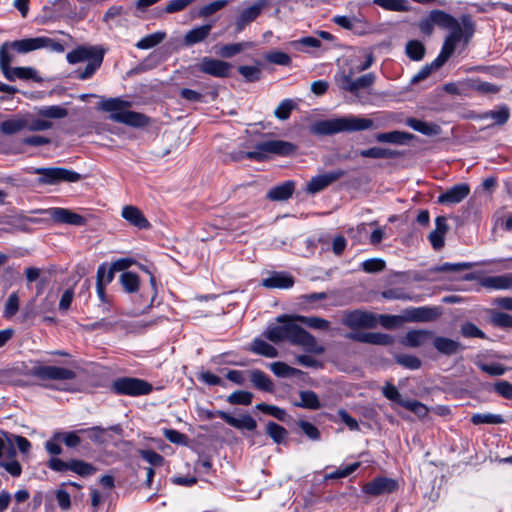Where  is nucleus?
I'll list each match as a JSON object with an SVG mask.
<instances>
[{
    "label": "nucleus",
    "mask_w": 512,
    "mask_h": 512,
    "mask_svg": "<svg viewBox=\"0 0 512 512\" xmlns=\"http://www.w3.org/2000/svg\"><path fill=\"white\" fill-rule=\"evenodd\" d=\"M277 322L279 325H269L263 334L271 342L289 341L301 346L306 352L324 353L325 348L318 344L316 338L297 324L295 315H281L277 317Z\"/></svg>",
    "instance_id": "obj_1"
},
{
    "label": "nucleus",
    "mask_w": 512,
    "mask_h": 512,
    "mask_svg": "<svg viewBox=\"0 0 512 512\" xmlns=\"http://www.w3.org/2000/svg\"><path fill=\"white\" fill-rule=\"evenodd\" d=\"M374 121L370 118L348 114L341 117L319 120L310 126L314 135L331 136L338 133H354L375 129Z\"/></svg>",
    "instance_id": "obj_2"
},
{
    "label": "nucleus",
    "mask_w": 512,
    "mask_h": 512,
    "mask_svg": "<svg viewBox=\"0 0 512 512\" xmlns=\"http://www.w3.org/2000/svg\"><path fill=\"white\" fill-rule=\"evenodd\" d=\"M105 53L101 45H80L66 54V60L71 65L86 62L85 67L74 71L78 80L85 81L91 79L100 69Z\"/></svg>",
    "instance_id": "obj_3"
},
{
    "label": "nucleus",
    "mask_w": 512,
    "mask_h": 512,
    "mask_svg": "<svg viewBox=\"0 0 512 512\" xmlns=\"http://www.w3.org/2000/svg\"><path fill=\"white\" fill-rule=\"evenodd\" d=\"M30 364L24 366V374L41 381L45 388L66 390L63 385L77 376L74 370L66 367L45 365L40 361H30Z\"/></svg>",
    "instance_id": "obj_4"
},
{
    "label": "nucleus",
    "mask_w": 512,
    "mask_h": 512,
    "mask_svg": "<svg viewBox=\"0 0 512 512\" xmlns=\"http://www.w3.org/2000/svg\"><path fill=\"white\" fill-rule=\"evenodd\" d=\"M126 102L118 98H110L101 102L100 107L103 111L112 112L110 119L133 127H144L149 123V119L142 113L122 110Z\"/></svg>",
    "instance_id": "obj_5"
},
{
    "label": "nucleus",
    "mask_w": 512,
    "mask_h": 512,
    "mask_svg": "<svg viewBox=\"0 0 512 512\" xmlns=\"http://www.w3.org/2000/svg\"><path fill=\"white\" fill-rule=\"evenodd\" d=\"M30 173L39 174L38 183L43 185H57L61 182L74 183L82 179V175L66 168H32Z\"/></svg>",
    "instance_id": "obj_6"
},
{
    "label": "nucleus",
    "mask_w": 512,
    "mask_h": 512,
    "mask_svg": "<svg viewBox=\"0 0 512 512\" xmlns=\"http://www.w3.org/2000/svg\"><path fill=\"white\" fill-rule=\"evenodd\" d=\"M296 145L284 140H268L259 142L256 151H250L247 156L250 159L261 161L266 155L289 156L296 151Z\"/></svg>",
    "instance_id": "obj_7"
},
{
    "label": "nucleus",
    "mask_w": 512,
    "mask_h": 512,
    "mask_svg": "<svg viewBox=\"0 0 512 512\" xmlns=\"http://www.w3.org/2000/svg\"><path fill=\"white\" fill-rule=\"evenodd\" d=\"M112 389L119 395L141 396L149 394L153 387L142 379L122 377L113 382Z\"/></svg>",
    "instance_id": "obj_8"
},
{
    "label": "nucleus",
    "mask_w": 512,
    "mask_h": 512,
    "mask_svg": "<svg viewBox=\"0 0 512 512\" xmlns=\"http://www.w3.org/2000/svg\"><path fill=\"white\" fill-rule=\"evenodd\" d=\"M335 80L341 90L358 96L360 89L368 88L374 84L376 76L374 73H367L358 77L357 79H353L352 71H349V73L343 71L342 73L336 75Z\"/></svg>",
    "instance_id": "obj_9"
},
{
    "label": "nucleus",
    "mask_w": 512,
    "mask_h": 512,
    "mask_svg": "<svg viewBox=\"0 0 512 512\" xmlns=\"http://www.w3.org/2000/svg\"><path fill=\"white\" fill-rule=\"evenodd\" d=\"M342 324L351 329H370L376 327L377 316L361 310L348 311L343 315Z\"/></svg>",
    "instance_id": "obj_10"
},
{
    "label": "nucleus",
    "mask_w": 512,
    "mask_h": 512,
    "mask_svg": "<svg viewBox=\"0 0 512 512\" xmlns=\"http://www.w3.org/2000/svg\"><path fill=\"white\" fill-rule=\"evenodd\" d=\"M39 213L47 215L50 219L58 224L83 226L86 223V219L82 215L77 214L67 208L53 207L40 210Z\"/></svg>",
    "instance_id": "obj_11"
},
{
    "label": "nucleus",
    "mask_w": 512,
    "mask_h": 512,
    "mask_svg": "<svg viewBox=\"0 0 512 512\" xmlns=\"http://www.w3.org/2000/svg\"><path fill=\"white\" fill-rule=\"evenodd\" d=\"M398 489V482L388 477H376L367 482L363 488V493L376 497L384 494H390Z\"/></svg>",
    "instance_id": "obj_12"
},
{
    "label": "nucleus",
    "mask_w": 512,
    "mask_h": 512,
    "mask_svg": "<svg viewBox=\"0 0 512 512\" xmlns=\"http://www.w3.org/2000/svg\"><path fill=\"white\" fill-rule=\"evenodd\" d=\"M201 72L219 78L229 76L232 65L228 62L213 59L210 57H203L198 65Z\"/></svg>",
    "instance_id": "obj_13"
},
{
    "label": "nucleus",
    "mask_w": 512,
    "mask_h": 512,
    "mask_svg": "<svg viewBox=\"0 0 512 512\" xmlns=\"http://www.w3.org/2000/svg\"><path fill=\"white\" fill-rule=\"evenodd\" d=\"M450 33L444 40L437 62H446L455 51L456 45L463 39L462 27L459 21L450 29Z\"/></svg>",
    "instance_id": "obj_14"
},
{
    "label": "nucleus",
    "mask_w": 512,
    "mask_h": 512,
    "mask_svg": "<svg viewBox=\"0 0 512 512\" xmlns=\"http://www.w3.org/2000/svg\"><path fill=\"white\" fill-rule=\"evenodd\" d=\"M344 175L345 171L340 169L317 175L308 182L306 190L311 194L318 193Z\"/></svg>",
    "instance_id": "obj_15"
},
{
    "label": "nucleus",
    "mask_w": 512,
    "mask_h": 512,
    "mask_svg": "<svg viewBox=\"0 0 512 512\" xmlns=\"http://www.w3.org/2000/svg\"><path fill=\"white\" fill-rule=\"evenodd\" d=\"M264 6H265V1L259 0L252 6L244 9L235 21L236 33L242 32L248 24L253 22L260 15Z\"/></svg>",
    "instance_id": "obj_16"
},
{
    "label": "nucleus",
    "mask_w": 512,
    "mask_h": 512,
    "mask_svg": "<svg viewBox=\"0 0 512 512\" xmlns=\"http://www.w3.org/2000/svg\"><path fill=\"white\" fill-rule=\"evenodd\" d=\"M470 193L468 184L461 183L454 185L438 196L437 201L441 204H457L464 200Z\"/></svg>",
    "instance_id": "obj_17"
},
{
    "label": "nucleus",
    "mask_w": 512,
    "mask_h": 512,
    "mask_svg": "<svg viewBox=\"0 0 512 512\" xmlns=\"http://www.w3.org/2000/svg\"><path fill=\"white\" fill-rule=\"evenodd\" d=\"M433 338V332L425 329H413L400 340L405 347L418 348Z\"/></svg>",
    "instance_id": "obj_18"
},
{
    "label": "nucleus",
    "mask_w": 512,
    "mask_h": 512,
    "mask_svg": "<svg viewBox=\"0 0 512 512\" xmlns=\"http://www.w3.org/2000/svg\"><path fill=\"white\" fill-rule=\"evenodd\" d=\"M436 316V310L429 307H411L403 311L404 322H428Z\"/></svg>",
    "instance_id": "obj_19"
},
{
    "label": "nucleus",
    "mask_w": 512,
    "mask_h": 512,
    "mask_svg": "<svg viewBox=\"0 0 512 512\" xmlns=\"http://www.w3.org/2000/svg\"><path fill=\"white\" fill-rule=\"evenodd\" d=\"M216 415L224 420L228 425L236 429H246L248 431H253L257 427L255 419L248 414L243 415L241 418H235L229 413L219 410L216 412Z\"/></svg>",
    "instance_id": "obj_20"
},
{
    "label": "nucleus",
    "mask_w": 512,
    "mask_h": 512,
    "mask_svg": "<svg viewBox=\"0 0 512 512\" xmlns=\"http://www.w3.org/2000/svg\"><path fill=\"white\" fill-rule=\"evenodd\" d=\"M433 346L434 348L443 355L451 356L461 352L464 347L463 345L451 338L443 337V336H434L433 335Z\"/></svg>",
    "instance_id": "obj_21"
},
{
    "label": "nucleus",
    "mask_w": 512,
    "mask_h": 512,
    "mask_svg": "<svg viewBox=\"0 0 512 512\" xmlns=\"http://www.w3.org/2000/svg\"><path fill=\"white\" fill-rule=\"evenodd\" d=\"M121 216L129 222L131 225L138 229L150 228V223L142 213V211L136 206L127 205L124 206L121 212Z\"/></svg>",
    "instance_id": "obj_22"
},
{
    "label": "nucleus",
    "mask_w": 512,
    "mask_h": 512,
    "mask_svg": "<svg viewBox=\"0 0 512 512\" xmlns=\"http://www.w3.org/2000/svg\"><path fill=\"white\" fill-rule=\"evenodd\" d=\"M261 284L269 289H288L294 285V278L284 272H273L269 277L263 279Z\"/></svg>",
    "instance_id": "obj_23"
},
{
    "label": "nucleus",
    "mask_w": 512,
    "mask_h": 512,
    "mask_svg": "<svg viewBox=\"0 0 512 512\" xmlns=\"http://www.w3.org/2000/svg\"><path fill=\"white\" fill-rule=\"evenodd\" d=\"M294 190L295 183L288 180L269 189L266 197L271 201H285L292 196Z\"/></svg>",
    "instance_id": "obj_24"
},
{
    "label": "nucleus",
    "mask_w": 512,
    "mask_h": 512,
    "mask_svg": "<svg viewBox=\"0 0 512 512\" xmlns=\"http://www.w3.org/2000/svg\"><path fill=\"white\" fill-rule=\"evenodd\" d=\"M481 285L487 289L507 290L512 288V273L488 276L481 280Z\"/></svg>",
    "instance_id": "obj_25"
},
{
    "label": "nucleus",
    "mask_w": 512,
    "mask_h": 512,
    "mask_svg": "<svg viewBox=\"0 0 512 512\" xmlns=\"http://www.w3.org/2000/svg\"><path fill=\"white\" fill-rule=\"evenodd\" d=\"M413 138V134L397 130L391 132L378 133L376 135V141L379 143H391L398 145L406 144Z\"/></svg>",
    "instance_id": "obj_26"
},
{
    "label": "nucleus",
    "mask_w": 512,
    "mask_h": 512,
    "mask_svg": "<svg viewBox=\"0 0 512 512\" xmlns=\"http://www.w3.org/2000/svg\"><path fill=\"white\" fill-rule=\"evenodd\" d=\"M4 77L9 81H15L16 79L21 80H34L40 82L42 79L38 76L36 69L32 67H14L10 68L7 74H3Z\"/></svg>",
    "instance_id": "obj_27"
},
{
    "label": "nucleus",
    "mask_w": 512,
    "mask_h": 512,
    "mask_svg": "<svg viewBox=\"0 0 512 512\" xmlns=\"http://www.w3.org/2000/svg\"><path fill=\"white\" fill-rule=\"evenodd\" d=\"M406 124L413 130L426 135V136H437L441 133L439 125L431 122H425L416 118H408Z\"/></svg>",
    "instance_id": "obj_28"
},
{
    "label": "nucleus",
    "mask_w": 512,
    "mask_h": 512,
    "mask_svg": "<svg viewBox=\"0 0 512 512\" xmlns=\"http://www.w3.org/2000/svg\"><path fill=\"white\" fill-rule=\"evenodd\" d=\"M249 375L250 381L255 388L265 392H272L274 390L272 380L263 371L259 369H253L249 371Z\"/></svg>",
    "instance_id": "obj_29"
},
{
    "label": "nucleus",
    "mask_w": 512,
    "mask_h": 512,
    "mask_svg": "<svg viewBox=\"0 0 512 512\" xmlns=\"http://www.w3.org/2000/svg\"><path fill=\"white\" fill-rule=\"evenodd\" d=\"M27 128V120L23 117H14L0 123V130L5 135H13Z\"/></svg>",
    "instance_id": "obj_30"
},
{
    "label": "nucleus",
    "mask_w": 512,
    "mask_h": 512,
    "mask_svg": "<svg viewBox=\"0 0 512 512\" xmlns=\"http://www.w3.org/2000/svg\"><path fill=\"white\" fill-rule=\"evenodd\" d=\"M10 48L20 54H25L34 50L41 49L40 37L13 41L10 43Z\"/></svg>",
    "instance_id": "obj_31"
},
{
    "label": "nucleus",
    "mask_w": 512,
    "mask_h": 512,
    "mask_svg": "<svg viewBox=\"0 0 512 512\" xmlns=\"http://www.w3.org/2000/svg\"><path fill=\"white\" fill-rule=\"evenodd\" d=\"M431 12V20L434 22L435 26H438L442 29H450L455 26L458 20L452 15L448 14L442 10H432Z\"/></svg>",
    "instance_id": "obj_32"
},
{
    "label": "nucleus",
    "mask_w": 512,
    "mask_h": 512,
    "mask_svg": "<svg viewBox=\"0 0 512 512\" xmlns=\"http://www.w3.org/2000/svg\"><path fill=\"white\" fill-rule=\"evenodd\" d=\"M250 351L268 358H275L278 356L277 349L260 338L253 340Z\"/></svg>",
    "instance_id": "obj_33"
},
{
    "label": "nucleus",
    "mask_w": 512,
    "mask_h": 512,
    "mask_svg": "<svg viewBox=\"0 0 512 512\" xmlns=\"http://www.w3.org/2000/svg\"><path fill=\"white\" fill-rule=\"evenodd\" d=\"M360 156L373 159H392L398 156V152L389 148L371 147L369 149L361 150Z\"/></svg>",
    "instance_id": "obj_34"
},
{
    "label": "nucleus",
    "mask_w": 512,
    "mask_h": 512,
    "mask_svg": "<svg viewBox=\"0 0 512 512\" xmlns=\"http://www.w3.org/2000/svg\"><path fill=\"white\" fill-rule=\"evenodd\" d=\"M372 3L387 11L408 12L410 10L408 0H373Z\"/></svg>",
    "instance_id": "obj_35"
},
{
    "label": "nucleus",
    "mask_w": 512,
    "mask_h": 512,
    "mask_svg": "<svg viewBox=\"0 0 512 512\" xmlns=\"http://www.w3.org/2000/svg\"><path fill=\"white\" fill-rule=\"evenodd\" d=\"M299 396H300V402L295 403L296 406L306 408V409H311V410H317L321 407L320 400L314 391H311V390L300 391Z\"/></svg>",
    "instance_id": "obj_36"
},
{
    "label": "nucleus",
    "mask_w": 512,
    "mask_h": 512,
    "mask_svg": "<svg viewBox=\"0 0 512 512\" xmlns=\"http://www.w3.org/2000/svg\"><path fill=\"white\" fill-rule=\"evenodd\" d=\"M295 319L308 326L309 328L315 330H328L330 328V322L324 318L317 316H303V315H295Z\"/></svg>",
    "instance_id": "obj_37"
},
{
    "label": "nucleus",
    "mask_w": 512,
    "mask_h": 512,
    "mask_svg": "<svg viewBox=\"0 0 512 512\" xmlns=\"http://www.w3.org/2000/svg\"><path fill=\"white\" fill-rule=\"evenodd\" d=\"M212 26L210 24L203 25L194 28L187 32L185 35V43L187 45H193L206 39L211 31Z\"/></svg>",
    "instance_id": "obj_38"
},
{
    "label": "nucleus",
    "mask_w": 512,
    "mask_h": 512,
    "mask_svg": "<svg viewBox=\"0 0 512 512\" xmlns=\"http://www.w3.org/2000/svg\"><path fill=\"white\" fill-rule=\"evenodd\" d=\"M15 456L16 450L11 440V434L0 431V461L3 460L4 457L14 458Z\"/></svg>",
    "instance_id": "obj_39"
},
{
    "label": "nucleus",
    "mask_w": 512,
    "mask_h": 512,
    "mask_svg": "<svg viewBox=\"0 0 512 512\" xmlns=\"http://www.w3.org/2000/svg\"><path fill=\"white\" fill-rule=\"evenodd\" d=\"M119 281L127 293H135L139 289L140 280L136 273L130 271L123 272L119 277Z\"/></svg>",
    "instance_id": "obj_40"
},
{
    "label": "nucleus",
    "mask_w": 512,
    "mask_h": 512,
    "mask_svg": "<svg viewBox=\"0 0 512 512\" xmlns=\"http://www.w3.org/2000/svg\"><path fill=\"white\" fill-rule=\"evenodd\" d=\"M165 37V32L157 31L140 39L135 46L142 50L151 49L160 44L165 39Z\"/></svg>",
    "instance_id": "obj_41"
},
{
    "label": "nucleus",
    "mask_w": 512,
    "mask_h": 512,
    "mask_svg": "<svg viewBox=\"0 0 512 512\" xmlns=\"http://www.w3.org/2000/svg\"><path fill=\"white\" fill-rule=\"evenodd\" d=\"M382 296L388 300H410L419 301L417 296L409 294L401 287H393L382 292Z\"/></svg>",
    "instance_id": "obj_42"
},
{
    "label": "nucleus",
    "mask_w": 512,
    "mask_h": 512,
    "mask_svg": "<svg viewBox=\"0 0 512 512\" xmlns=\"http://www.w3.org/2000/svg\"><path fill=\"white\" fill-rule=\"evenodd\" d=\"M405 52L411 60L420 61L425 55V46L418 40H410L406 44Z\"/></svg>",
    "instance_id": "obj_43"
},
{
    "label": "nucleus",
    "mask_w": 512,
    "mask_h": 512,
    "mask_svg": "<svg viewBox=\"0 0 512 512\" xmlns=\"http://www.w3.org/2000/svg\"><path fill=\"white\" fill-rule=\"evenodd\" d=\"M131 263H132L131 260L123 258V259L116 260L110 266H108L107 264L103 263L99 267H104V269L107 271L106 272L107 273L106 282H112V280L114 278V273L116 271H124V270H126L127 268L130 267Z\"/></svg>",
    "instance_id": "obj_44"
},
{
    "label": "nucleus",
    "mask_w": 512,
    "mask_h": 512,
    "mask_svg": "<svg viewBox=\"0 0 512 512\" xmlns=\"http://www.w3.org/2000/svg\"><path fill=\"white\" fill-rule=\"evenodd\" d=\"M471 422L474 425L480 424H502L504 423V418L499 414L492 413H476L471 417Z\"/></svg>",
    "instance_id": "obj_45"
},
{
    "label": "nucleus",
    "mask_w": 512,
    "mask_h": 512,
    "mask_svg": "<svg viewBox=\"0 0 512 512\" xmlns=\"http://www.w3.org/2000/svg\"><path fill=\"white\" fill-rule=\"evenodd\" d=\"M266 433L277 444H281L282 442H284L288 434L287 430L283 426L272 421L268 422L266 426Z\"/></svg>",
    "instance_id": "obj_46"
},
{
    "label": "nucleus",
    "mask_w": 512,
    "mask_h": 512,
    "mask_svg": "<svg viewBox=\"0 0 512 512\" xmlns=\"http://www.w3.org/2000/svg\"><path fill=\"white\" fill-rule=\"evenodd\" d=\"M69 471H72L80 476H89L96 472V468L89 463L82 460H70Z\"/></svg>",
    "instance_id": "obj_47"
},
{
    "label": "nucleus",
    "mask_w": 512,
    "mask_h": 512,
    "mask_svg": "<svg viewBox=\"0 0 512 512\" xmlns=\"http://www.w3.org/2000/svg\"><path fill=\"white\" fill-rule=\"evenodd\" d=\"M460 334L464 338H480V339H487V335L474 323L472 322H464L460 326Z\"/></svg>",
    "instance_id": "obj_48"
},
{
    "label": "nucleus",
    "mask_w": 512,
    "mask_h": 512,
    "mask_svg": "<svg viewBox=\"0 0 512 512\" xmlns=\"http://www.w3.org/2000/svg\"><path fill=\"white\" fill-rule=\"evenodd\" d=\"M38 114L45 118L61 119V118L66 117L68 112L65 108H63L61 106L53 105V106L41 107L38 110Z\"/></svg>",
    "instance_id": "obj_49"
},
{
    "label": "nucleus",
    "mask_w": 512,
    "mask_h": 512,
    "mask_svg": "<svg viewBox=\"0 0 512 512\" xmlns=\"http://www.w3.org/2000/svg\"><path fill=\"white\" fill-rule=\"evenodd\" d=\"M55 440H61L67 447L75 448L81 443V438L78 436L77 432H61L57 431L54 433Z\"/></svg>",
    "instance_id": "obj_50"
},
{
    "label": "nucleus",
    "mask_w": 512,
    "mask_h": 512,
    "mask_svg": "<svg viewBox=\"0 0 512 512\" xmlns=\"http://www.w3.org/2000/svg\"><path fill=\"white\" fill-rule=\"evenodd\" d=\"M253 394L244 390H237L227 397V401L232 405H250Z\"/></svg>",
    "instance_id": "obj_51"
},
{
    "label": "nucleus",
    "mask_w": 512,
    "mask_h": 512,
    "mask_svg": "<svg viewBox=\"0 0 512 512\" xmlns=\"http://www.w3.org/2000/svg\"><path fill=\"white\" fill-rule=\"evenodd\" d=\"M438 57L431 63L423 66L413 77L411 82L412 83H418L427 77L430 76V74L434 71L439 69L441 66L444 65L445 62H437Z\"/></svg>",
    "instance_id": "obj_52"
},
{
    "label": "nucleus",
    "mask_w": 512,
    "mask_h": 512,
    "mask_svg": "<svg viewBox=\"0 0 512 512\" xmlns=\"http://www.w3.org/2000/svg\"><path fill=\"white\" fill-rule=\"evenodd\" d=\"M397 364L410 369V370H417L421 367V360L414 356L409 354H398L394 357Z\"/></svg>",
    "instance_id": "obj_53"
},
{
    "label": "nucleus",
    "mask_w": 512,
    "mask_h": 512,
    "mask_svg": "<svg viewBox=\"0 0 512 512\" xmlns=\"http://www.w3.org/2000/svg\"><path fill=\"white\" fill-rule=\"evenodd\" d=\"M490 322L499 328H512V315L500 311H492Z\"/></svg>",
    "instance_id": "obj_54"
},
{
    "label": "nucleus",
    "mask_w": 512,
    "mask_h": 512,
    "mask_svg": "<svg viewBox=\"0 0 512 512\" xmlns=\"http://www.w3.org/2000/svg\"><path fill=\"white\" fill-rule=\"evenodd\" d=\"M250 43H232L223 45L220 48L219 54L223 58H231L236 54L242 52L245 48L250 47Z\"/></svg>",
    "instance_id": "obj_55"
},
{
    "label": "nucleus",
    "mask_w": 512,
    "mask_h": 512,
    "mask_svg": "<svg viewBox=\"0 0 512 512\" xmlns=\"http://www.w3.org/2000/svg\"><path fill=\"white\" fill-rule=\"evenodd\" d=\"M296 104L291 99L283 100L275 109L274 115L279 120H287Z\"/></svg>",
    "instance_id": "obj_56"
},
{
    "label": "nucleus",
    "mask_w": 512,
    "mask_h": 512,
    "mask_svg": "<svg viewBox=\"0 0 512 512\" xmlns=\"http://www.w3.org/2000/svg\"><path fill=\"white\" fill-rule=\"evenodd\" d=\"M20 299L16 292L11 293L5 303L3 316L7 319L12 318L19 310Z\"/></svg>",
    "instance_id": "obj_57"
},
{
    "label": "nucleus",
    "mask_w": 512,
    "mask_h": 512,
    "mask_svg": "<svg viewBox=\"0 0 512 512\" xmlns=\"http://www.w3.org/2000/svg\"><path fill=\"white\" fill-rule=\"evenodd\" d=\"M256 408L265 413V414H268V415H271L273 417H275L276 419L280 420V421H284L286 419V416H287V413L284 409L282 408H279L277 406H274V405H269V404H266V403H259L256 405Z\"/></svg>",
    "instance_id": "obj_58"
},
{
    "label": "nucleus",
    "mask_w": 512,
    "mask_h": 512,
    "mask_svg": "<svg viewBox=\"0 0 512 512\" xmlns=\"http://www.w3.org/2000/svg\"><path fill=\"white\" fill-rule=\"evenodd\" d=\"M9 47V42H5L0 46V70L3 74L9 72L10 65L13 62V56L8 52Z\"/></svg>",
    "instance_id": "obj_59"
},
{
    "label": "nucleus",
    "mask_w": 512,
    "mask_h": 512,
    "mask_svg": "<svg viewBox=\"0 0 512 512\" xmlns=\"http://www.w3.org/2000/svg\"><path fill=\"white\" fill-rule=\"evenodd\" d=\"M380 323L384 328L394 329L404 323L403 315H379L377 323Z\"/></svg>",
    "instance_id": "obj_60"
},
{
    "label": "nucleus",
    "mask_w": 512,
    "mask_h": 512,
    "mask_svg": "<svg viewBox=\"0 0 512 512\" xmlns=\"http://www.w3.org/2000/svg\"><path fill=\"white\" fill-rule=\"evenodd\" d=\"M265 59L272 64L289 66L291 64L290 56L282 51H271L265 55Z\"/></svg>",
    "instance_id": "obj_61"
},
{
    "label": "nucleus",
    "mask_w": 512,
    "mask_h": 512,
    "mask_svg": "<svg viewBox=\"0 0 512 512\" xmlns=\"http://www.w3.org/2000/svg\"><path fill=\"white\" fill-rule=\"evenodd\" d=\"M382 394L390 401H393L400 406H402L403 402H406L401 397V394L399 393L398 389L390 382H386L385 385L382 387Z\"/></svg>",
    "instance_id": "obj_62"
},
{
    "label": "nucleus",
    "mask_w": 512,
    "mask_h": 512,
    "mask_svg": "<svg viewBox=\"0 0 512 512\" xmlns=\"http://www.w3.org/2000/svg\"><path fill=\"white\" fill-rule=\"evenodd\" d=\"M402 407L413 412L419 418H424L428 415L427 406L417 400H406V402L402 403Z\"/></svg>",
    "instance_id": "obj_63"
},
{
    "label": "nucleus",
    "mask_w": 512,
    "mask_h": 512,
    "mask_svg": "<svg viewBox=\"0 0 512 512\" xmlns=\"http://www.w3.org/2000/svg\"><path fill=\"white\" fill-rule=\"evenodd\" d=\"M484 117L493 119L498 125H503L508 121L510 112L508 107L502 106L496 111L487 112Z\"/></svg>",
    "instance_id": "obj_64"
}]
</instances>
